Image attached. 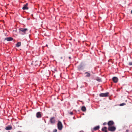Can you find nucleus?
Here are the masks:
<instances>
[{
  "mask_svg": "<svg viewBox=\"0 0 132 132\" xmlns=\"http://www.w3.org/2000/svg\"><path fill=\"white\" fill-rule=\"evenodd\" d=\"M86 108L85 106H83L81 109V110L83 112L85 111L86 110Z\"/></svg>",
  "mask_w": 132,
  "mask_h": 132,
  "instance_id": "nucleus-17",
  "label": "nucleus"
},
{
  "mask_svg": "<svg viewBox=\"0 0 132 132\" xmlns=\"http://www.w3.org/2000/svg\"><path fill=\"white\" fill-rule=\"evenodd\" d=\"M116 129V127L114 126H110L108 128V130L109 131L112 132L114 131Z\"/></svg>",
  "mask_w": 132,
  "mask_h": 132,
  "instance_id": "nucleus-2",
  "label": "nucleus"
},
{
  "mask_svg": "<svg viewBox=\"0 0 132 132\" xmlns=\"http://www.w3.org/2000/svg\"><path fill=\"white\" fill-rule=\"evenodd\" d=\"M19 33L22 35H24L26 33V32L28 30V29L27 28H20L19 29Z\"/></svg>",
  "mask_w": 132,
  "mask_h": 132,
  "instance_id": "nucleus-1",
  "label": "nucleus"
},
{
  "mask_svg": "<svg viewBox=\"0 0 132 132\" xmlns=\"http://www.w3.org/2000/svg\"><path fill=\"white\" fill-rule=\"evenodd\" d=\"M21 42H18L16 44V46L17 47H19L21 45Z\"/></svg>",
  "mask_w": 132,
  "mask_h": 132,
  "instance_id": "nucleus-18",
  "label": "nucleus"
},
{
  "mask_svg": "<svg viewBox=\"0 0 132 132\" xmlns=\"http://www.w3.org/2000/svg\"><path fill=\"white\" fill-rule=\"evenodd\" d=\"M96 80L98 81H101V79H100L97 78L96 79Z\"/></svg>",
  "mask_w": 132,
  "mask_h": 132,
  "instance_id": "nucleus-20",
  "label": "nucleus"
},
{
  "mask_svg": "<svg viewBox=\"0 0 132 132\" xmlns=\"http://www.w3.org/2000/svg\"><path fill=\"white\" fill-rule=\"evenodd\" d=\"M85 74H86L85 77H89L90 76V74L88 72H85Z\"/></svg>",
  "mask_w": 132,
  "mask_h": 132,
  "instance_id": "nucleus-14",
  "label": "nucleus"
},
{
  "mask_svg": "<svg viewBox=\"0 0 132 132\" xmlns=\"http://www.w3.org/2000/svg\"><path fill=\"white\" fill-rule=\"evenodd\" d=\"M71 58V57H69V59H70Z\"/></svg>",
  "mask_w": 132,
  "mask_h": 132,
  "instance_id": "nucleus-26",
  "label": "nucleus"
},
{
  "mask_svg": "<svg viewBox=\"0 0 132 132\" xmlns=\"http://www.w3.org/2000/svg\"><path fill=\"white\" fill-rule=\"evenodd\" d=\"M79 132H84L82 131H80Z\"/></svg>",
  "mask_w": 132,
  "mask_h": 132,
  "instance_id": "nucleus-25",
  "label": "nucleus"
},
{
  "mask_svg": "<svg viewBox=\"0 0 132 132\" xmlns=\"http://www.w3.org/2000/svg\"><path fill=\"white\" fill-rule=\"evenodd\" d=\"M69 113L71 115H72L73 114V113L72 112H71Z\"/></svg>",
  "mask_w": 132,
  "mask_h": 132,
  "instance_id": "nucleus-23",
  "label": "nucleus"
},
{
  "mask_svg": "<svg viewBox=\"0 0 132 132\" xmlns=\"http://www.w3.org/2000/svg\"><path fill=\"white\" fill-rule=\"evenodd\" d=\"M12 128L11 126H8L6 127L5 128V129L6 130H11Z\"/></svg>",
  "mask_w": 132,
  "mask_h": 132,
  "instance_id": "nucleus-15",
  "label": "nucleus"
},
{
  "mask_svg": "<svg viewBox=\"0 0 132 132\" xmlns=\"http://www.w3.org/2000/svg\"><path fill=\"white\" fill-rule=\"evenodd\" d=\"M61 59H62V57H61Z\"/></svg>",
  "mask_w": 132,
  "mask_h": 132,
  "instance_id": "nucleus-27",
  "label": "nucleus"
},
{
  "mask_svg": "<svg viewBox=\"0 0 132 132\" xmlns=\"http://www.w3.org/2000/svg\"><path fill=\"white\" fill-rule=\"evenodd\" d=\"M129 65H132V62H130L129 63Z\"/></svg>",
  "mask_w": 132,
  "mask_h": 132,
  "instance_id": "nucleus-21",
  "label": "nucleus"
},
{
  "mask_svg": "<svg viewBox=\"0 0 132 132\" xmlns=\"http://www.w3.org/2000/svg\"><path fill=\"white\" fill-rule=\"evenodd\" d=\"M100 127L99 126H96L92 130L93 131H96V130H98L100 128Z\"/></svg>",
  "mask_w": 132,
  "mask_h": 132,
  "instance_id": "nucleus-13",
  "label": "nucleus"
},
{
  "mask_svg": "<svg viewBox=\"0 0 132 132\" xmlns=\"http://www.w3.org/2000/svg\"><path fill=\"white\" fill-rule=\"evenodd\" d=\"M50 121L51 123L54 124L55 123V120L54 117H52L50 118Z\"/></svg>",
  "mask_w": 132,
  "mask_h": 132,
  "instance_id": "nucleus-6",
  "label": "nucleus"
},
{
  "mask_svg": "<svg viewBox=\"0 0 132 132\" xmlns=\"http://www.w3.org/2000/svg\"><path fill=\"white\" fill-rule=\"evenodd\" d=\"M78 69L79 70H81V69H83V68H82V65H79L78 66Z\"/></svg>",
  "mask_w": 132,
  "mask_h": 132,
  "instance_id": "nucleus-16",
  "label": "nucleus"
},
{
  "mask_svg": "<svg viewBox=\"0 0 132 132\" xmlns=\"http://www.w3.org/2000/svg\"><path fill=\"white\" fill-rule=\"evenodd\" d=\"M126 105V104L125 103H123L121 104L120 105V106H123L125 105Z\"/></svg>",
  "mask_w": 132,
  "mask_h": 132,
  "instance_id": "nucleus-19",
  "label": "nucleus"
},
{
  "mask_svg": "<svg viewBox=\"0 0 132 132\" xmlns=\"http://www.w3.org/2000/svg\"><path fill=\"white\" fill-rule=\"evenodd\" d=\"M128 130H126V131H127V132H128Z\"/></svg>",
  "mask_w": 132,
  "mask_h": 132,
  "instance_id": "nucleus-28",
  "label": "nucleus"
},
{
  "mask_svg": "<svg viewBox=\"0 0 132 132\" xmlns=\"http://www.w3.org/2000/svg\"><path fill=\"white\" fill-rule=\"evenodd\" d=\"M102 131L104 132H108L107 128L106 127H104L102 129Z\"/></svg>",
  "mask_w": 132,
  "mask_h": 132,
  "instance_id": "nucleus-12",
  "label": "nucleus"
},
{
  "mask_svg": "<svg viewBox=\"0 0 132 132\" xmlns=\"http://www.w3.org/2000/svg\"><path fill=\"white\" fill-rule=\"evenodd\" d=\"M57 131V130L56 129H54L53 132H56Z\"/></svg>",
  "mask_w": 132,
  "mask_h": 132,
  "instance_id": "nucleus-22",
  "label": "nucleus"
},
{
  "mask_svg": "<svg viewBox=\"0 0 132 132\" xmlns=\"http://www.w3.org/2000/svg\"><path fill=\"white\" fill-rule=\"evenodd\" d=\"M18 132H21V131H18Z\"/></svg>",
  "mask_w": 132,
  "mask_h": 132,
  "instance_id": "nucleus-30",
  "label": "nucleus"
},
{
  "mask_svg": "<svg viewBox=\"0 0 132 132\" xmlns=\"http://www.w3.org/2000/svg\"><path fill=\"white\" fill-rule=\"evenodd\" d=\"M112 79L113 81L115 83L117 82L118 81V79L116 77H113Z\"/></svg>",
  "mask_w": 132,
  "mask_h": 132,
  "instance_id": "nucleus-7",
  "label": "nucleus"
},
{
  "mask_svg": "<svg viewBox=\"0 0 132 132\" xmlns=\"http://www.w3.org/2000/svg\"><path fill=\"white\" fill-rule=\"evenodd\" d=\"M33 64L35 66H39L40 65V63L38 61H36L35 62H33Z\"/></svg>",
  "mask_w": 132,
  "mask_h": 132,
  "instance_id": "nucleus-10",
  "label": "nucleus"
},
{
  "mask_svg": "<svg viewBox=\"0 0 132 132\" xmlns=\"http://www.w3.org/2000/svg\"><path fill=\"white\" fill-rule=\"evenodd\" d=\"M106 124V122H104L103 123V125H104Z\"/></svg>",
  "mask_w": 132,
  "mask_h": 132,
  "instance_id": "nucleus-24",
  "label": "nucleus"
},
{
  "mask_svg": "<svg viewBox=\"0 0 132 132\" xmlns=\"http://www.w3.org/2000/svg\"><path fill=\"white\" fill-rule=\"evenodd\" d=\"M5 40L8 41H10L13 40V38L11 37H6L5 38Z\"/></svg>",
  "mask_w": 132,
  "mask_h": 132,
  "instance_id": "nucleus-11",
  "label": "nucleus"
},
{
  "mask_svg": "<svg viewBox=\"0 0 132 132\" xmlns=\"http://www.w3.org/2000/svg\"><path fill=\"white\" fill-rule=\"evenodd\" d=\"M131 13L132 14V10H131Z\"/></svg>",
  "mask_w": 132,
  "mask_h": 132,
  "instance_id": "nucleus-29",
  "label": "nucleus"
},
{
  "mask_svg": "<svg viewBox=\"0 0 132 132\" xmlns=\"http://www.w3.org/2000/svg\"><path fill=\"white\" fill-rule=\"evenodd\" d=\"M36 116L37 118H41L42 117L41 112H37L36 114Z\"/></svg>",
  "mask_w": 132,
  "mask_h": 132,
  "instance_id": "nucleus-8",
  "label": "nucleus"
},
{
  "mask_svg": "<svg viewBox=\"0 0 132 132\" xmlns=\"http://www.w3.org/2000/svg\"><path fill=\"white\" fill-rule=\"evenodd\" d=\"M28 5V3H26L23 7H22V9L23 10H28V8L27 7Z\"/></svg>",
  "mask_w": 132,
  "mask_h": 132,
  "instance_id": "nucleus-9",
  "label": "nucleus"
},
{
  "mask_svg": "<svg viewBox=\"0 0 132 132\" xmlns=\"http://www.w3.org/2000/svg\"><path fill=\"white\" fill-rule=\"evenodd\" d=\"M109 93H102L100 94V97H107L108 96Z\"/></svg>",
  "mask_w": 132,
  "mask_h": 132,
  "instance_id": "nucleus-4",
  "label": "nucleus"
},
{
  "mask_svg": "<svg viewBox=\"0 0 132 132\" xmlns=\"http://www.w3.org/2000/svg\"><path fill=\"white\" fill-rule=\"evenodd\" d=\"M114 124V122L112 120L109 121L108 123V125L109 127L113 125Z\"/></svg>",
  "mask_w": 132,
  "mask_h": 132,
  "instance_id": "nucleus-5",
  "label": "nucleus"
},
{
  "mask_svg": "<svg viewBox=\"0 0 132 132\" xmlns=\"http://www.w3.org/2000/svg\"><path fill=\"white\" fill-rule=\"evenodd\" d=\"M57 127L59 130H61L63 128L62 123L60 121H59L57 123Z\"/></svg>",
  "mask_w": 132,
  "mask_h": 132,
  "instance_id": "nucleus-3",
  "label": "nucleus"
}]
</instances>
